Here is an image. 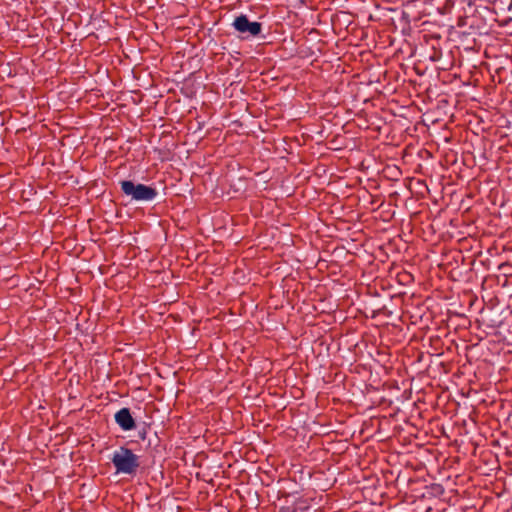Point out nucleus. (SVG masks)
<instances>
[{"label":"nucleus","instance_id":"4","mask_svg":"<svg viewBox=\"0 0 512 512\" xmlns=\"http://www.w3.org/2000/svg\"><path fill=\"white\" fill-rule=\"evenodd\" d=\"M115 422L124 431H130L136 427L135 420L131 414V411L127 407L121 408L115 413Z\"/></svg>","mask_w":512,"mask_h":512},{"label":"nucleus","instance_id":"2","mask_svg":"<svg viewBox=\"0 0 512 512\" xmlns=\"http://www.w3.org/2000/svg\"><path fill=\"white\" fill-rule=\"evenodd\" d=\"M121 190L125 195L131 196L136 201H151L157 196L155 188L144 184H134L130 180L121 182Z\"/></svg>","mask_w":512,"mask_h":512},{"label":"nucleus","instance_id":"3","mask_svg":"<svg viewBox=\"0 0 512 512\" xmlns=\"http://www.w3.org/2000/svg\"><path fill=\"white\" fill-rule=\"evenodd\" d=\"M232 27L237 32L244 35L245 38L256 37L262 32V23L257 21L251 22L244 14H241L234 19Z\"/></svg>","mask_w":512,"mask_h":512},{"label":"nucleus","instance_id":"1","mask_svg":"<svg viewBox=\"0 0 512 512\" xmlns=\"http://www.w3.org/2000/svg\"><path fill=\"white\" fill-rule=\"evenodd\" d=\"M111 461L117 473L127 475H134L140 466L139 457L131 449L124 446L114 452Z\"/></svg>","mask_w":512,"mask_h":512},{"label":"nucleus","instance_id":"5","mask_svg":"<svg viewBox=\"0 0 512 512\" xmlns=\"http://www.w3.org/2000/svg\"><path fill=\"white\" fill-rule=\"evenodd\" d=\"M138 437L141 439V440H145L146 437H147V428L146 426H143L139 431H138Z\"/></svg>","mask_w":512,"mask_h":512}]
</instances>
